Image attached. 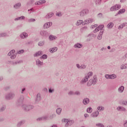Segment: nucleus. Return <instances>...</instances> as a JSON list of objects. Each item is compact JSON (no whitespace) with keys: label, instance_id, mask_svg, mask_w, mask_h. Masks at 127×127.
I'll return each instance as SVG.
<instances>
[{"label":"nucleus","instance_id":"63","mask_svg":"<svg viewBox=\"0 0 127 127\" xmlns=\"http://www.w3.org/2000/svg\"><path fill=\"white\" fill-rule=\"evenodd\" d=\"M56 15H57V16H61V13L58 12L56 13Z\"/></svg>","mask_w":127,"mask_h":127},{"label":"nucleus","instance_id":"48","mask_svg":"<svg viewBox=\"0 0 127 127\" xmlns=\"http://www.w3.org/2000/svg\"><path fill=\"white\" fill-rule=\"evenodd\" d=\"M74 91H70L68 93V95H69V96H73V95H74Z\"/></svg>","mask_w":127,"mask_h":127},{"label":"nucleus","instance_id":"1","mask_svg":"<svg viewBox=\"0 0 127 127\" xmlns=\"http://www.w3.org/2000/svg\"><path fill=\"white\" fill-rule=\"evenodd\" d=\"M22 108L24 112H29L34 109V106L31 105L24 104L22 106Z\"/></svg>","mask_w":127,"mask_h":127},{"label":"nucleus","instance_id":"16","mask_svg":"<svg viewBox=\"0 0 127 127\" xmlns=\"http://www.w3.org/2000/svg\"><path fill=\"white\" fill-rule=\"evenodd\" d=\"M36 65H37V66H38L39 67H40V66H42V65H43V62H42L41 61H40V60H37L36 62Z\"/></svg>","mask_w":127,"mask_h":127},{"label":"nucleus","instance_id":"62","mask_svg":"<svg viewBox=\"0 0 127 127\" xmlns=\"http://www.w3.org/2000/svg\"><path fill=\"white\" fill-rule=\"evenodd\" d=\"M37 121L38 122H40V121H43V119H42V117H41V118H38V119H37Z\"/></svg>","mask_w":127,"mask_h":127},{"label":"nucleus","instance_id":"31","mask_svg":"<svg viewBox=\"0 0 127 127\" xmlns=\"http://www.w3.org/2000/svg\"><path fill=\"white\" fill-rule=\"evenodd\" d=\"M54 118H56V114H55L51 115L49 117V119L50 120H53V119H54Z\"/></svg>","mask_w":127,"mask_h":127},{"label":"nucleus","instance_id":"40","mask_svg":"<svg viewBox=\"0 0 127 127\" xmlns=\"http://www.w3.org/2000/svg\"><path fill=\"white\" fill-rule=\"evenodd\" d=\"M41 59H47V55H43L40 57Z\"/></svg>","mask_w":127,"mask_h":127},{"label":"nucleus","instance_id":"4","mask_svg":"<svg viewBox=\"0 0 127 127\" xmlns=\"http://www.w3.org/2000/svg\"><path fill=\"white\" fill-rule=\"evenodd\" d=\"M93 74V72H89L88 73L85 75V76L80 81V84H85V83H87V81H88V79L90 78Z\"/></svg>","mask_w":127,"mask_h":127},{"label":"nucleus","instance_id":"19","mask_svg":"<svg viewBox=\"0 0 127 127\" xmlns=\"http://www.w3.org/2000/svg\"><path fill=\"white\" fill-rule=\"evenodd\" d=\"M58 48L57 47H54L53 48H51L50 50H49V51L51 53H53L54 52H56V51H57L58 50Z\"/></svg>","mask_w":127,"mask_h":127},{"label":"nucleus","instance_id":"39","mask_svg":"<svg viewBox=\"0 0 127 127\" xmlns=\"http://www.w3.org/2000/svg\"><path fill=\"white\" fill-rule=\"evenodd\" d=\"M127 64L122 65H121V69H122V70L123 69H127Z\"/></svg>","mask_w":127,"mask_h":127},{"label":"nucleus","instance_id":"6","mask_svg":"<svg viewBox=\"0 0 127 127\" xmlns=\"http://www.w3.org/2000/svg\"><path fill=\"white\" fill-rule=\"evenodd\" d=\"M15 97V94L13 92H10L5 96L6 100H12Z\"/></svg>","mask_w":127,"mask_h":127},{"label":"nucleus","instance_id":"46","mask_svg":"<svg viewBox=\"0 0 127 127\" xmlns=\"http://www.w3.org/2000/svg\"><path fill=\"white\" fill-rule=\"evenodd\" d=\"M42 119L43 121H46L47 120H48V116H45L42 117Z\"/></svg>","mask_w":127,"mask_h":127},{"label":"nucleus","instance_id":"37","mask_svg":"<svg viewBox=\"0 0 127 127\" xmlns=\"http://www.w3.org/2000/svg\"><path fill=\"white\" fill-rule=\"evenodd\" d=\"M92 111H93V109H92L91 107H89L87 108L86 112L89 114H91V113H92Z\"/></svg>","mask_w":127,"mask_h":127},{"label":"nucleus","instance_id":"36","mask_svg":"<svg viewBox=\"0 0 127 127\" xmlns=\"http://www.w3.org/2000/svg\"><path fill=\"white\" fill-rule=\"evenodd\" d=\"M46 2V0H41L38 1V3L40 4H43V3H45Z\"/></svg>","mask_w":127,"mask_h":127},{"label":"nucleus","instance_id":"32","mask_svg":"<svg viewBox=\"0 0 127 127\" xmlns=\"http://www.w3.org/2000/svg\"><path fill=\"white\" fill-rule=\"evenodd\" d=\"M61 112H62V109L59 108L56 110V113L58 115H60L61 114Z\"/></svg>","mask_w":127,"mask_h":127},{"label":"nucleus","instance_id":"56","mask_svg":"<svg viewBox=\"0 0 127 127\" xmlns=\"http://www.w3.org/2000/svg\"><path fill=\"white\" fill-rule=\"evenodd\" d=\"M40 34L42 36H46V32H41Z\"/></svg>","mask_w":127,"mask_h":127},{"label":"nucleus","instance_id":"21","mask_svg":"<svg viewBox=\"0 0 127 127\" xmlns=\"http://www.w3.org/2000/svg\"><path fill=\"white\" fill-rule=\"evenodd\" d=\"M83 45L81 44L77 43L74 45V48H82Z\"/></svg>","mask_w":127,"mask_h":127},{"label":"nucleus","instance_id":"2","mask_svg":"<svg viewBox=\"0 0 127 127\" xmlns=\"http://www.w3.org/2000/svg\"><path fill=\"white\" fill-rule=\"evenodd\" d=\"M23 101H24V96L21 95L16 102V106L17 107H22L23 106Z\"/></svg>","mask_w":127,"mask_h":127},{"label":"nucleus","instance_id":"29","mask_svg":"<svg viewBox=\"0 0 127 127\" xmlns=\"http://www.w3.org/2000/svg\"><path fill=\"white\" fill-rule=\"evenodd\" d=\"M84 22H86V24H87V23H91L93 22V19L89 18L86 19L84 21Z\"/></svg>","mask_w":127,"mask_h":127},{"label":"nucleus","instance_id":"3","mask_svg":"<svg viewBox=\"0 0 127 127\" xmlns=\"http://www.w3.org/2000/svg\"><path fill=\"white\" fill-rule=\"evenodd\" d=\"M63 123H65V127H68L72 126L75 123L74 120H68V119H64L62 120Z\"/></svg>","mask_w":127,"mask_h":127},{"label":"nucleus","instance_id":"18","mask_svg":"<svg viewBox=\"0 0 127 127\" xmlns=\"http://www.w3.org/2000/svg\"><path fill=\"white\" fill-rule=\"evenodd\" d=\"M41 100V97L40 96V94H38L37 95V98L35 100L36 103H38V102H40Z\"/></svg>","mask_w":127,"mask_h":127},{"label":"nucleus","instance_id":"8","mask_svg":"<svg viewBox=\"0 0 127 127\" xmlns=\"http://www.w3.org/2000/svg\"><path fill=\"white\" fill-rule=\"evenodd\" d=\"M105 25H100L98 27H96L95 29L93 31V32H98L99 30H101L100 32H104L103 31V28H104Z\"/></svg>","mask_w":127,"mask_h":127},{"label":"nucleus","instance_id":"10","mask_svg":"<svg viewBox=\"0 0 127 127\" xmlns=\"http://www.w3.org/2000/svg\"><path fill=\"white\" fill-rule=\"evenodd\" d=\"M25 124V120H22L19 121L16 125L17 127H20L21 126H23Z\"/></svg>","mask_w":127,"mask_h":127},{"label":"nucleus","instance_id":"35","mask_svg":"<svg viewBox=\"0 0 127 127\" xmlns=\"http://www.w3.org/2000/svg\"><path fill=\"white\" fill-rule=\"evenodd\" d=\"M82 23H83V20H79L77 21V23H76V25L79 26V25H80V24H82Z\"/></svg>","mask_w":127,"mask_h":127},{"label":"nucleus","instance_id":"49","mask_svg":"<svg viewBox=\"0 0 127 127\" xmlns=\"http://www.w3.org/2000/svg\"><path fill=\"white\" fill-rule=\"evenodd\" d=\"M105 77L106 79H110L111 74H105Z\"/></svg>","mask_w":127,"mask_h":127},{"label":"nucleus","instance_id":"15","mask_svg":"<svg viewBox=\"0 0 127 127\" xmlns=\"http://www.w3.org/2000/svg\"><path fill=\"white\" fill-rule=\"evenodd\" d=\"M125 12H126V9L125 8L121 9L120 10H119L118 12L116 14V16H117V15H118V14H122Z\"/></svg>","mask_w":127,"mask_h":127},{"label":"nucleus","instance_id":"43","mask_svg":"<svg viewBox=\"0 0 127 127\" xmlns=\"http://www.w3.org/2000/svg\"><path fill=\"white\" fill-rule=\"evenodd\" d=\"M96 127H105V126H104V125H103L101 123L96 124Z\"/></svg>","mask_w":127,"mask_h":127},{"label":"nucleus","instance_id":"53","mask_svg":"<svg viewBox=\"0 0 127 127\" xmlns=\"http://www.w3.org/2000/svg\"><path fill=\"white\" fill-rule=\"evenodd\" d=\"M86 65L85 64H82L81 65H80L81 69H86Z\"/></svg>","mask_w":127,"mask_h":127},{"label":"nucleus","instance_id":"7","mask_svg":"<svg viewBox=\"0 0 127 127\" xmlns=\"http://www.w3.org/2000/svg\"><path fill=\"white\" fill-rule=\"evenodd\" d=\"M121 5L116 4L112 6L110 8V10H111V11H113L114 10H119V9L121 8Z\"/></svg>","mask_w":127,"mask_h":127},{"label":"nucleus","instance_id":"5","mask_svg":"<svg viewBox=\"0 0 127 127\" xmlns=\"http://www.w3.org/2000/svg\"><path fill=\"white\" fill-rule=\"evenodd\" d=\"M98 80L97 79V76H94L93 78L90 79L88 82H87V86H92V85H96Z\"/></svg>","mask_w":127,"mask_h":127},{"label":"nucleus","instance_id":"45","mask_svg":"<svg viewBox=\"0 0 127 127\" xmlns=\"http://www.w3.org/2000/svg\"><path fill=\"white\" fill-rule=\"evenodd\" d=\"M20 63H22V61H19L18 62H15V63H13V65H17V64H20Z\"/></svg>","mask_w":127,"mask_h":127},{"label":"nucleus","instance_id":"64","mask_svg":"<svg viewBox=\"0 0 127 127\" xmlns=\"http://www.w3.org/2000/svg\"><path fill=\"white\" fill-rule=\"evenodd\" d=\"M124 126L125 127H127V121L124 124Z\"/></svg>","mask_w":127,"mask_h":127},{"label":"nucleus","instance_id":"22","mask_svg":"<svg viewBox=\"0 0 127 127\" xmlns=\"http://www.w3.org/2000/svg\"><path fill=\"white\" fill-rule=\"evenodd\" d=\"M124 90H125V87L124 86H121L119 88L118 92H119V93H123Z\"/></svg>","mask_w":127,"mask_h":127},{"label":"nucleus","instance_id":"41","mask_svg":"<svg viewBox=\"0 0 127 127\" xmlns=\"http://www.w3.org/2000/svg\"><path fill=\"white\" fill-rule=\"evenodd\" d=\"M97 110H98V111H104V110H105V108H104L102 106H99L97 108Z\"/></svg>","mask_w":127,"mask_h":127},{"label":"nucleus","instance_id":"52","mask_svg":"<svg viewBox=\"0 0 127 127\" xmlns=\"http://www.w3.org/2000/svg\"><path fill=\"white\" fill-rule=\"evenodd\" d=\"M121 112H126L127 111V109H126V108H125V107L121 106Z\"/></svg>","mask_w":127,"mask_h":127},{"label":"nucleus","instance_id":"25","mask_svg":"<svg viewBox=\"0 0 127 127\" xmlns=\"http://www.w3.org/2000/svg\"><path fill=\"white\" fill-rule=\"evenodd\" d=\"M6 36H8V34L6 33H0V37H6Z\"/></svg>","mask_w":127,"mask_h":127},{"label":"nucleus","instance_id":"57","mask_svg":"<svg viewBox=\"0 0 127 127\" xmlns=\"http://www.w3.org/2000/svg\"><path fill=\"white\" fill-rule=\"evenodd\" d=\"M54 92V89H52L51 88L49 89V93H53Z\"/></svg>","mask_w":127,"mask_h":127},{"label":"nucleus","instance_id":"24","mask_svg":"<svg viewBox=\"0 0 127 127\" xmlns=\"http://www.w3.org/2000/svg\"><path fill=\"white\" fill-rule=\"evenodd\" d=\"M53 15H54V13H50L46 16V18H48V19L51 18V17H52Z\"/></svg>","mask_w":127,"mask_h":127},{"label":"nucleus","instance_id":"54","mask_svg":"<svg viewBox=\"0 0 127 127\" xmlns=\"http://www.w3.org/2000/svg\"><path fill=\"white\" fill-rule=\"evenodd\" d=\"M25 90H26V88H23L22 89L21 92V94H24V92H25Z\"/></svg>","mask_w":127,"mask_h":127},{"label":"nucleus","instance_id":"51","mask_svg":"<svg viewBox=\"0 0 127 127\" xmlns=\"http://www.w3.org/2000/svg\"><path fill=\"white\" fill-rule=\"evenodd\" d=\"M35 20H36L35 19L31 18L28 20V22H34V21H35Z\"/></svg>","mask_w":127,"mask_h":127},{"label":"nucleus","instance_id":"34","mask_svg":"<svg viewBox=\"0 0 127 127\" xmlns=\"http://www.w3.org/2000/svg\"><path fill=\"white\" fill-rule=\"evenodd\" d=\"M102 35H103V32H100L99 34L97 37V39H99V40H101V39H102Z\"/></svg>","mask_w":127,"mask_h":127},{"label":"nucleus","instance_id":"13","mask_svg":"<svg viewBox=\"0 0 127 127\" xmlns=\"http://www.w3.org/2000/svg\"><path fill=\"white\" fill-rule=\"evenodd\" d=\"M28 36V34L26 32H23L22 34L20 35V37L22 39H24V38H26Z\"/></svg>","mask_w":127,"mask_h":127},{"label":"nucleus","instance_id":"30","mask_svg":"<svg viewBox=\"0 0 127 127\" xmlns=\"http://www.w3.org/2000/svg\"><path fill=\"white\" fill-rule=\"evenodd\" d=\"M114 26V23L113 22H110L107 25V28H112Z\"/></svg>","mask_w":127,"mask_h":127},{"label":"nucleus","instance_id":"12","mask_svg":"<svg viewBox=\"0 0 127 127\" xmlns=\"http://www.w3.org/2000/svg\"><path fill=\"white\" fill-rule=\"evenodd\" d=\"M82 103L83 105L86 106V105H88L89 103H90V99L88 98H85L83 100Z\"/></svg>","mask_w":127,"mask_h":127},{"label":"nucleus","instance_id":"28","mask_svg":"<svg viewBox=\"0 0 127 127\" xmlns=\"http://www.w3.org/2000/svg\"><path fill=\"white\" fill-rule=\"evenodd\" d=\"M96 5H100L102 3V0H94Z\"/></svg>","mask_w":127,"mask_h":127},{"label":"nucleus","instance_id":"9","mask_svg":"<svg viewBox=\"0 0 127 127\" xmlns=\"http://www.w3.org/2000/svg\"><path fill=\"white\" fill-rule=\"evenodd\" d=\"M87 13H89V10L88 9H84L80 12V16H85Z\"/></svg>","mask_w":127,"mask_h":127},{"label":"nucleus","instance_id":"47","mask_svg":"<svg viewBox=\"0 0 127 127\" xmlns=\"http://www.w3.org/2000/svg\"><path fill=\"white\" fill-rule=\"evenodd\" d=\"M124 26H126V24L123 23V24L120 25L119 27H118V29H121V28H123V27Z\"/></svg>","mask_w":127,"mask_h":127},{"label":"nucleus","instance_id":"38","mask_svg":"<svg viewBox=\"0 0 127 127\" xmlns=\"http://www.w3.org/2000/svg\"><path fill=\"white\" fill-rule=\"evenodd\" d=\"M87 26H84V27H82L80 29V31L81 32H84V31H86L87 30Z\"/></svg>","mask_w":127,"mask_h":127},{"label":"nucleus","instance_id":"59","mask_svg":"<svg viewBox=\"0 0 127 127\" xmlns=\"http://www.w3.org/2000/svg\"><path fill=\"white\" fill-rule=\"evenodd\" d=\"M23 52H24V50H21L19 51L18 53V54H21V53H23Z\"/></svg>","mask_w":127,"mask_h":127},{"label":"nucleus","instance_id":"27","mask_svg":"<svg viewBox=\"0 0 127 127\" xmlns=\"http://www.w3.org/2000/svg\"><path fill=\"white\" fill-rule=\"evenodd\" d=\"M6 107L5 105H2V107L0 108V113H2V112H4L5 111Z\"/></svg>","mask_w":127,"mask_h":127},{"label":"nucleus","instance_id":"11","mask_svg":"<svg viewBox=\"0 0 127 127\" xmlns=\"http://www.w3.org/2000/svg\"><path fill=\"white\" fill-rule=\"evenodd\" d=\"M51 25H52V22H50L46 23L44 25L43 27L45 29H47V28H49L50 26H51Z\"/></svg>","mask_w":127,"mask_h":127},{"label":"nucleus","instance_id":"42","mask_svg":"<svg viewBox=\"0 0 127 127\" xmlns=\"http://www.w3.org/2000/svg\"><path fill=\"white\" fill-rule=\"evenodd\" d=\"M122 105H124V106H127V100H123L121 102Z\"/></svg>","mask_w":127,"mask_h":127},{"label":"nucleus","instance_id":"61","mask_svg":"<svg viewBox=\"0 0 127 127\" xmlns=\"http://www.w3.org/2000/svg\"><path fill=\"white\" fill-rule=\"evenodd\" d=\"M16 57V56L14 55H12V56L10 57L11 59H14Z\"/></svg>","mask_w":127,"mask_h":127},{"label":"nucleus","instance_id":"55","mask_svg":"<svg viewBox=\"0 0 127 127\" xmlns=\"http://www.w3.org/2000/svg\"><path fill=\"white\" fill-rule=\"evenodd\" d=\"M4 91H8L9 90V86H5L4 87Z\"/></svg>","mask_w":127,"mask_h":127},{"label":"nucleus","instance_id":"58","mask_svg":"<svg viewBox=\"0 0 127 127\" xmlns=\"http://www.w3.org/2000/svg\"><path fill=\"white\" fill-rule=\"evenodd\" d=\"M98 17H102L103 16V13H99L97 15Z\"/></svg>","mask_w":127,"mask_h":127},{"label":"nucleus","instance_id":"26","mask_svg":"<svg viewBox=\"0 0 127 127\" xmlns=\"http://www.w3.org/2000/svg\"><path fill=\"white\" fill-rule=\"evenodd\" d=\"M25 17H24V16H21L20 17H17V18H15L14 19V20L15 21H17V20H20V19H25Z\"/></svg>","mask_w":127,"mask_h":127},{"label":"nucleus","instance_id":"60","mask_svg":"<svg viewBox=\"0 0 127 127\" xmlns=\"http://www.w3.org/2000/svg\"><path fill=\"white\" fill-rule=\"evenodd\" d=\"M121 109H122V106H119L117 108V111H121Z\"/></svg>","mask_w":127,"mask_h":127},{"label":"nucleus","instance_id":"44","mask_svg":"<svg viewBox=\"0 0 127 127\" xmlns=\"http://www.w3.org/2000/svg\"><path fill=\"white\" fill-rule=\"evenodd\" d=\"M44 43H45L44 41L40 42L38 43V45L39 46H43V45H44Z\"/></svg>","mask_w":127,"mask_h":127},{"label":"nucleus","instance_id":"14","mask_svg":"<svg viewBox=\"0 0 127 127\" xmlns=\"http://www.w3.org/2000/svg\"><path fill=\"white\" fill-rule=\"evenodd\" d=\"M99 112L98 111H95L91 114L92 118H97L99 116Z\"/></svg>","mask_w":127,"mask_h":127},{"label":"nucleus","instance_id":"33","mask_svg":"<svg viewBox=\"0 0 127 127\" xmlns=\"http://www.w3.org/2000/svg\"><path fill=\"white\" fill-rule=\"evenodd\" d=\"M117 78V75L115 74H110V79H116Z\"/></svg>","mask_w":127,"mask_h":127},{"label":"nucleus","instance_id":"23","mask_svg":"<svg viewBox=\"0 0 127 127\" xmlns=\"http://www.w3.org/2000/svg\"><path fill=\"white\" fill-rule=\"evenodd\" d=\"M50 40H56L57 39V37L51 35L49 37Z\"/></svg>","mask_w":127,"mask_h":127},{"label":"nucleus","instance_id":"20","mask_svg":"<svg viewBox=\"0 0 127 127\" xmlns=\"http://www.w3.org/2000/svg\"><path fill=\"white\" fill-rule=\"evenodd\" d=\"M41 55H42V51H39V52L36 53L34 55V57H38V56H41Z\"/></svg>","mask_w":127,"mask_h":127},{"label":"nucleus","instance_id":"17","mask_svg":"<svg viewBox=\"0 0 127 127\" xmlns=\"http://www.w3.org/2000/svg\"><path fill=\"white\" fill-rule=\"evenodd\" d=\"M20 6H21V3H20V2H18L16 3L15 5H14L13 7L14 8H15L16 9H17L18 8H19V7H20Z\"/></svg>","mask_w":127,"mask_h":127},{"label":"nucleus","instance_id":"50","mask_svg":"<svg viewBox=\"0 0 127 127\" xmlns=\"http://www.w3.org/2000/svg\"><path fill=\"white\" fill-rule=\"evenodd\" d=\"M74 95H76V96H80L81 95V92H80V91H76L74 93Z\"/></svg>","mask_w":127,"mask_h":127}]
</instances>
